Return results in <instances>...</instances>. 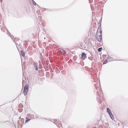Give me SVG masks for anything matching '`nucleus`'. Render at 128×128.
Here are the masks:
<instances>
[{"label": "nucleus", "instance_id": "6ab92c4d", "mask_svg": "<svg viewBox=\"0 0 128 128\" xmlns=\"http://www.w3.org/2000/svg\"><path fill=\"white\" fill-rule=\"evenodd\" d=\"M97 93H98V91H97Z\"/></svg>", "mask_w": 128, "mask_h": 128}, {"label": "nucleus", "instance_id": "ddd939ff", "mask_svg": "<svg viewBox=\"0 0 128 128\" xmlns=\"http://www.w3.org/2000/svg\"><path fill=\"white\" fill-rule=\"evenodd\" d=\"M64 56H65L66 54V52L65 50L62 53Z\"/></svg>", "mask_w": 128, "mask_h": 128}, {"label": "nucleus", "instance_id": "1a4fd4ad", "mask_svg": "<svg viewBox=\"0 0 128 128\" xmlns=\"http://www.w3.org/2000/svg\"><path fill=\"white\" fill-rule=\"evenodd\" d=\"M108 59V58H106L105 60V61H104V62L103 63V64H106V63H108L107 62V60Z\"/></svg>", "mask_w": 128, "mask_h": 128}, {"label": "nucleus", "instance_id": "dca6fc26", "mask_svg": "<svg viewBox=\"0 0 128 128\" xmlns=\"http://www.w3.org/2000/svg\"><path fill=\"white\" fill-rule=\"evenodd\" d=\"M26 118L27 120H26V122H28V121H29L30 120V119H28L27 118Z\"/></svg>", "mask_w": 128, "mask_h": 128}, {"label": "nucleus", "instance_id": "f8f14e48", "mask_svg": "<svg viewBox=\"0 0 128 128\" xmlns=\"http://www.w3.org/2000/svg\"><path fill=\"white\" fill-rule=\"evenodd\" d=\"M110 116L112 120H113V119H114V117L113 114L112 115V116Z\"/></svg>", "mask_w": 128, "mask_h": 128}, {"label": "nucleus", "instance_id": "f257e3e1", "mask_svg": "<svg viewBox=\"0 0 128 128\" xmlns=\"http://www.w3.org/2000/svg\"><path fill=\"white\" fill-rule=\"evenodd\" d=\"M102 31L101 30V27H99L98 29L97 30V32L96 35V36L99 35L100 34H102Z\"/></svg>", "mask_w": 128, "mask_h": 128}, {"label": "nucleus", "instance_id": "0eeeda50", "mask_svg": "<svg viewBox=\"0 0 128 128\" xmlns=\"http://www.w3.org/2000/svg\"><path fill=\"white\" fill-rule=\"evenodd\" d=\"M21 54L22 56L24 57V56L25 54L24 50H22L21 51Z\"/></svg>", "mask_w": 128, "mask_h": 128}, {"label": "nucleus", "instance_id": "aec40b11", "mask_svg": "<svg viewBox=\"0 0 128 128\" xmlns=\"http://www.w3.org/2000/svg\"><path fill=\"white\" fill-rule=\"evenodd\" d=\"M0 1H1V2H2V0H0Z\"/></svg>", "mask_w": 128, "mask_h": 128}, {"label": "nucleus", "instance_id": "9b49d317", "mask_svg": "<svg viewBox=\"0 0 128 128\" xmlns=\"http://www.w3.org/2000/svg\"><path fill=\"white\" fill-rule=\"evenodd\" d=\"M28 91V90H26V91H24V93L25 95H26L27 94V93Z\"/></svg>", "mask_w": 128, "mask_h": 128}, {"label": "nucleus", "instance_id": "412c9836", "mask_svg": "<svg viewBox=\"0 0 128 128\" xmlns=\"http://www.w3.org/2000/svg\"><path fill=\"white\" fill-rule=\"evenodd\" d=\"M0 1H1V2H2V0H0Z\"/></svg>", "mask_w": 128, "mask_h": 128}, {"label": "nucleus", "instance_id": "f03ea898", "mask_svg": "<svg viewBox=\"0 0 128 128\" xmlns=\"http://www.w3.org/2000/svg\"><path fill=\"white\" fill-rule=\"evenodd\" d=\"M96 37L97 40H98L100 42L101 40H102V34H100L99 35L97 36H96Z\"/></svg>", "mask_w": 128, "mask_h": 128}, {"label": "nucleus", "instance_id": "20e7f679", "mask_svg": "<svg viewBox=\"0 0 128 128\" xmlns=\"http://www.w3.org/2000/svg\"><path fill=\"white\" fill-rule=\"evenodd\" d=\"M82 58L83 60H84L86 57V54L84 52H83L82 53Z\"/></svg>", "mask_w": 128, "mask_h": 128}, {"label": "nucleus", "instance_id": "f3484780", "mask_svg": "<svg viewBox=\"0 0 128 128\" xmlns=\"http://www.w3.org/2000/svg\"><path fill=\"white\" fill-rule=\"evenodd\" d=\"M65 50H64L63 49H62L61 50H60V51L62 53Z\"/></svg>", "mask_w": 128, "mask_h": 128}, {"label": "nucleus", "instance_id": "39448f33", "mask_svg": "<svg viewBox=\"0 0 128 128\" xmlns=\"http://www.w3.org/2000/svg\"><path fill=\"white\" fill-rule=\"evenodd\" d=\"M28 84H26L24 88V91L26 90H28Z\"/></svg>", "mask_w": 128, "mask_h": 128}, {"label": "nucleus", "instance_id": "423d86ee", "mask_svg": "<svg viewBox=\"0 0 128 128\" xmlns=\"http://www.w3.org/2000/svg\"><path fill=\"white\" fill-rule=\"evenodd\" d=\"M106 58H108V59L107 60V62H110L111 61L114 60L113 58L110 57H108Z\"/></svg>", "mask_w": 128, "mask_h": 128}, {"label": "nucleus", "instance_id": "a211bd4d", "mask_svg": "<svg viewBox=\"0 0 128 128\" xmlns=\"http://www.w3.org/2000/svg\"><path fill=\"white\" fill-rule=\"evenodd\" d=\"M108 114H109L110 116H112V114L111 112L109 113H108Z\"/></svg>", "mask_w": 128, "mask_h": 128}, {"label": "nucleus", "instance_id": "4468645a", "mask_svg": "<svg viewBox=\"0 0 128 128\" xmlns=\"http://www.w3.org/2000/svg\"><path fill=\"white\" fill-rule=\"evenodd\" d=\"M100 94L98 96L101 97V96H102L103 94L102 92H101V91H100Z\"/></svg>", "mask_w": 128, "mask_h": 128}, {"label": "nucleus", "instance_id": "2eb2a0df", "mask_svg": "<svg viewBox=\"0 0 128 128\" xmlns=\"http://www.w3.org/2000/svg\"><path fill=\"white\" fill-rule=\"evenodd\" d=\"M32 3L33 5L35 6L36 5V3L33 0H32Z\"/></svg>", "mask_w": 128, "mask_h": 128}, {"label": "nucleus", "instance_id": "9d476101", "mask_svg": "<svg viewBox=\"0 0 128 128\" xmlns=\"http://www.w3.org/2000/svg\"><path fill=\"white\" fill-rule=\"evenodd\" d=\"M102 48H99L98 49V51L100 52H101L102 50Z\"/></svg>", "mask_w": 128, "mask_h": 128}, {"label": "nucleus", "instance_id": "6e6552de", "mask_svg": "<svg viewBox=\"0 0 128 128\" xmlns=\"http://www.w3.org/2000/svg\"><path fill=\"white\" fill-rule=\"evenodd\" d=\"M107 112L108 113H109L111 112L110 110V109L108 108H107Z\"/></svg>", "mask_w": 128, "mask_h": 128}, {"label": "nucleus", "instance_id": "7ed1b4c3", "mask_svg": "<svg viewBox=\"0 0 128 128\" xmlns=\"http://www.w3.org/2000/svg\"><path fill=\"white\" fill-rule=\"evenodd\" d=\"M34 67L36 70H38V64L36 62H34L33 64Z\"/></svg>", "mask_w": 128, "mask_h": 128}]
</instances>
